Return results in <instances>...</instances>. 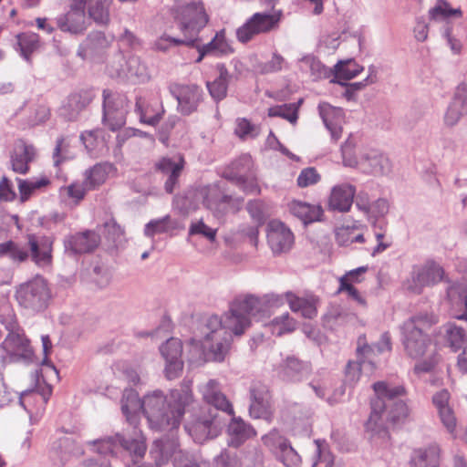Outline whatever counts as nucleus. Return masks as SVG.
I'll list each match as a JSON object with an SVG mask.
<instances>
[{
    "label": "nucleus",
    "mask_w": 467,
    "mask_h": 467,
    "mask_svg": "<svg viewBox=\"0 0 467 467\" xmlns=\"http://www.w3.org/2000/svg\"><path fill=\"white\" fill-rule=\"evenodd\" d=\"M285 300L293 312H300L306 318L317 316L314 300L298 297L291 292L237 297L222 318L211 316L206 319L200 358L203 361H223L230 350L233 334L241 336L251 326L252 320L264 321L270 317L274 309L282 306Z\"/></svg>",
    "instance_id": "1"
},
{
    "label": "nucleus",
    "mask_w": 467,
    "mask_h": 467,
    "mask_svg": "<svg viewBox=\"0 0 467 467\" xmlns=\"http://www.w3.org/2000/svg\"><path fill=\"white\" fill-rule=\"evenodd\" d=\"M192 382H183L180 389H172L169 396L161 390H154L140 400L139 394L132 389H125L121 399V410L129 424L133 428V434L129 439L120 434L101 441H93L96 451L104 453L107 448L112 453L117 449H123L136 456H144L146 451L145 438L138 430L140 412L148 420L151 429L157 431H173L180 426L185 410L193 403L191 389Z\"/></svg>",
    "instance_id": "2"
},
{
    "label": "nucleus",
    "mask_w": 467,
    "mask_h": 467,
    "mask_svg": "<svg viewBox=\"0 0 467 467\" xmlns=\"http://www.w3.org/2000/svg\"><path fill=\"white\" fill-rule=\"evenodd\" d=\"M375 398L371 400V412L366 422V430L372 435L388 437L385 420L398 422L409 415V408L402 398L405 389L402 386H389L385 381L373 384Z\"/></svg>",
    "instance_id": "3"
},
{
    "label": "nucleus",
    "mask_w": 467,
    "mask_h": 467,
    "mask_svg": "<svg viewBox=\"0 0 467 467\" xmlns=\"http://www.w3.org/2000/svg\"><path fill=\"white\" fill-rule=\"evenodd\" d=\"M199 391L207 406L202 408L201 412L194 420L185 425V430L195 442L202 443L208 439L216 437L220 430L217 420V410L229 415L234 414V409L226 396L222 392L220 383L215 379H209L199 386Z\"/></svg>",
    "instance_id": "4"
},
{
    "label": "nucleus",
    "mask_w": 467,
    "mask_h": 467,
    "mask_svg": "<svg viewBox=\"0 0 467 467\" xmlns=\"http://www.w3.org/2000/svg\"><path fill=\"white\" fill-rule=\"evenodd\" d=\"M170 14L185 39L162 36L155 43V48L158 50L166 51L182 44L192 46L199 33L209 21V16L201 1L176 0L170 8Z\"/></svg>",
    "instance_id": "5"
},
{
    "label": "nucleus",
    "mask_w": 467,
    "mask_h": 467,
    "mask_svg": "<svg viewBox=\"0 0 467 467\" xmlns=\"http://www.w3.org/2000/svg\"><path fill=\"white\" fill-rule=\"evenodd\" d=\"M150 454L157 465L167 462L172 457L174 467H209V463L199 456L181 450L173 435L171 438L156 440Z\"/></svg>",
    "instance_id": "6"
},
{
    "label": "nucleus",
    "mask_w": 467,
    "mask_h": 467,
    "mask_svg": "<svg viewBox=\"0 0 467 467\" xmlns=\"http://www.w3.org/2000/svg\"><path fill=\"white\" fill-rule=\"evenodd\" d=\"M430 327L425 317H413L402 326L403 345L412 358L423 357L430 347L431 339L424 332Z\"/></svg>",
    "instance_id": "7"
},
{
    "label": "nucleus",
    "mask_w": 467,
    "mask_h": 467,
    "mask_svg": "<svg viewBox=\"0 0 467 467\" xmlns=\"http://www.w3.org/2000/svg\"><path fill=\"white\" fill-rule=\"evenodd\" d=\"M199 194L203 205L216 217H221L227 213L238 212L244 202L241 197L226 194L224 184L221 182L201 188Z\"/></svg>",
    "instance_id": "8"
},
{
    "label": "nucleus",
    "mask_w": 467,
    "mask_h": 467,
    "mask_svg": "<svg viewBox=\"0 0 467 467\" xmlns=\"http://www.w3.org/2000/svg\"><path fill=\"white\" fill-rule=\"evenodd\" d=\"M51 294L47 282L41 276H36L21 284L16 290L18 304L32 312L44 310L50 300Z\"/></svg>",
    "instance_id": "9"
},
{
    "label": "nucleus",
    "mask_w": 467,
    "mask_h": 467,
    "mask_svg": "<svg viewBox=\"0 0 467 467\" xmlns=\"http://www.w3.org/2000/svg\"><path fill=\"white\" fill-rule=\"evenodd\" d=\"M442 266L433 260L415 265L409 277L404 281L403 287L410 293L420 295L425 287L433 286L444 279Z\"/></svg>",
    "instance_id": "10"
},
{
    "label": "nucleus",
    "mask_w": 467,
    "mask_h": 467,
    "mask_svg": "<svg viewBox=\"0 0 467 467\" xmlns=\"http://www.w3.org/2000/svg\"><path fill=\"white\" fill-rule=\"evenodd\" d=\"M282 16L283 14L280 10L272 13H254L237 29V39L242 43H246L258 35L266 34L277 29Z\"/></svg>",
    "instance_id": "11"
},
{
    "label": "nucleus",
    "mask_w": 467,
    "mask_h": 467,
    "mask_svg": "<svg viewBox=\"0 0 467 467\" xmlns=\"http://www.w3.org/2000/svg\"><path fill=\"white\" fill-rule=\"evenodd\" d=\"M7 331L8 334L1 344L2 361L4 363L31 361L33 350L23 330L18 327Z\"/></svg>",
    "instance_id": "12"
},
{
    "label": "nucleus",
    "mask_w": 467,
    "mask_h": 467,
    "mask_svg": "<svg viewBox=\"0 0 467 467\" xmlns=\"http://www.w3.org/2000/svg\"><path fill=\"white\" fill-rule=\"evenodd\" d=\"M103 123L112 131L119 130L126 123L128 99L122 93L103 90Z\"/></svg>",
    "instance_id": "13"
},
{
    "label": "nucleus",
    "mask_w": 467,
    "mask_h": 467,
    "mask_svg": "<svg viewBox=\"0 0 467 467\" xmlns=\"http://www.w3.org/2000/svg\"><path fill=\"white\" fill-rule=\"evenodd\" d=\"M28 258L38 267H49L53 262L54 239L44 234H31L26 236Z\"/></svg>",
    "instance_id": "14"
},
{
    "label": "nucleus",
    "mask_w": 467,
    "mask_h": 467,
    "mask_svg": "<svg viewBox=\"0 0 467 467\" xmlns=\"http://www.w3.org/2000/svg\"><path fill=\"white\" fill-rule=\"evenodd\" d=\"M169 90L178 101V109L183 115H190L196 111L202 100V90L194 84H171Z\"/></svg>",
    "instance_id": "15"
},
{
    "label": "nucleus",
    "mask_w": 467,
    "mask_h": 467,
    "mask_svg": "<svg viewBox=\"0 0 467 467\" xmlns=\"http://www.w3.org/2000/svg\"><path fill=\"white\" fill-rule=\"evenodd\" d=\"M109 74L111 78H127L134 83H144L150 79V72L143 60H112Z\"/></svg>",
    "instance_id": "16"
},
{
    "label": "nucleus",
    "mask_w": 467,
    "mask_h": 467,
    "mask_svg": "<svg viewBox=\"0 0 467 467\" xmlns=\"http://www.w3.org/2000/svg\"><path fill=\"white\" fill-rule=\"evenodd\" d=\"M232 170L224 172V177L235 183L246 193H259L260 188L255 179L244 176V171L252 167L250 155H243L233 162Z\"/></svg>",
    "instance_id": "17"
},
{
    "label": "nucleus",
    "mask_w": 467,
    "mask_h": 467,
    "mask_svg": "<svg viewBox=\"0 0 467 467\" xmlns=\"http://www.w3.org/2000/svg\"><path fill=\"white\" fill-rule=\"evenodd\" d=\"M86 0H71L67 13L57 18V24L60 30L71 34L82 33L85 26Z\"/></svg>",
    "instance_id": "18"
},
{
    "label": "nucleus",
    "mask_w": 467,
    "mask_h": 467,
    "mask_svg": "<svg viewBox=\"0 0 467 467\" xmlns=\"http://www.w3.org/2000/svg\"><path fill=\"white\" fill-rule=\"evenodd\" d=\"M161 356L166 361L165 374L169 379L178 378L182 371V345L180 339L171 337L160 348Z\"/></svg>",
    "instance_id": "19"
},
{
    "label": "nucleus",
    "mask_w": 467,
    "mask_h": 467,
    "mask_svg": "<svg viewBox=\"0 0 467 467\" xmlns=\"http://www.w3.org/2000/svg\"><path fill=\"white\" fill-rule=\"evenodd\" d=\"M267 241L274 254L285 253L294 243V235L280 221H271L267 225Z\"/></svg>",
    "instance_id": "20"
},
{
    "label": "nucleus",
    "mask_w": 467,
    "mask_h": 467,
    "mask_svg": "<svg viewBox=\"0 0 467 467\" xmlns=\"http://www.w3.org/2000/svg\"><path fill=\"white\" fill-rule=\"evenodd\" d=\"M356 194V186L343 182L331 188L328 197V208L330 211L338 213H348L350 211Z\"/></svg>",
    "instance_id": "21"
},
{
    "label": "nucleus",
    "mask_w": 467,
    "mask_h": 467,
    "mask_svg": "<svg viewBox=\"0 0 467 467\" xmlns=\"http://www.w3.org/2000/svg\"><path fill=\"white\" fill-rule=\"evenodd\" d=\"M36 157V150L33 144L24 140H17L14 144L10 155L12 170L20 174H26L29 171V163Z\"/></svg>",
    "instance_id": "22"
},
{
    "label": "nucleus",
    "mask_w": 467,
    "mask_h": 467,
    "mask_svg": "<svg viewBox=\"0 0 467 467\" xmlns=\"http://www.w3.org/2000/svg\"><path fill=\"white\" fill-rule=\"evenodd\" d=\"M389 158L377 150H366L361 153L359 171L373 175H385L390 171Z\"/></svg>",
    "instance_id": "23"
},
{
    "label": "nucleus",
    "mask_w": 467,
    "mask_h": 467,
    "mask_svg": "<svg viewBox=\"0 0 467 467\" xmlns=\"http://www.w3.org/2000/svg\"><path fill=\"white\" fill-rule=\"evenodd\" d=\"M92 90L86 89L68 96L59 109V114L67 120L77 119L79 113L92 101Z\"/></svg>",
    "instance_id": "24"
},
{
    "label": "nucleus",
    "mask_w": 467,
    "mask_h": 467,
    "mask_svg": "<svg viewBox=\"0 0 467 467\" xmlns=\"http://www.w3.org/2000/svg\"><path fill=\"white\" fill-rule=\"evenodd\" d=\"M312 367L309 362L295 357H287L280 365L279 376L288 381L299 382L309 377Z\"/></svg>",
    "instance_id": "25"
},
{
    "label": "nucleus",
    "mask_w": 467,
    "mask_h": 467,
    "mask_svg": "<svg viewBox=\"0 0 467 467\" xmlns=\"http://www.w3.org/2000/svg\"><path fill=\"white\" fill-rule=\"evenodd\" d=\"M184 166V160L181 155L163 157L156 164L157 170L168 176L164 187L168 193H171L178 183L179 177Z\"/></svg>",
    "instance_id": "26"
},
{
    "label": "nucleus",
    "mask_w": 467,
    "mask_h": 467,
    "mask_svg": "<svg viewBox=\"0 0 467 467\" xmlns=\"http://www.w3.org/2000/svg\"><path fill=\"white\" fill-rule=\"evenodd\" d=\"M99 242V234L92 231H87L65 239L64 246L67 253L77 254L93 251Z\"/></svg>",
    "instance_id": "27"
},
{
    "label": "nucleus",
    "mask_w": 467,
    "mask_h": 467,
    "mask_svg": "<svg viewBox=\"0 0 467 467\" xmlns=\"http://www.w3.org/2000/svg\"><path fill=\"white\" fill-rule=\"evenodd\" d=\"M317 109L324 125L330 132L331 138L335 140H338L341 136V123L344 117L342 109L327 102L319 103Z\"/></svg>",
    "instance_id": "28"
},
{
    "label": "nucleus",
    "mask_w": 467,
    "mask_h": 467,
    "mask_svg": "<svg viewBox=\"0 0 467 467\" xmlns=\"http://www.w3.org/2000/svg\"><path fill=\"white\" fill-rule=\"evenodd\" d=\"M449 400L450 393L446 389L438 391L432 397V402L437 409L442 425L446 428L449 433L454 434L457 426V420L453 410L449 405Z\"/></svg>",
    "instance_id": "29"
},
{
    "label": "nucleus",
    "mask_w": 467,
    "mask_h": 467,
    "mask_svg": "<svg viewBox=\"0 0 467 467\" xmlns=\"http://www.w3.org/2000/svg\"><path fill=\"white\" fill-rule=\"evenodd\" d=\"M467 105V85L458 86L452 101L447 108L443 117L444 125L447 127L455 126L463 115Z\"/></svg>",
    "instance_id": "30"
},
{
    "label": "nucleus",
    "mask_w": 467,
    "mask_h": 467,
    "mask_svg": "<svg viewBox=\"0 0 467 467\" xmlns=\"http://www.w3.org/2000/svg\"><path fill=\"white\" fill-rule=\"evenodd\" d=\"M228 443L239 447L255 435L254 429L240 418H233L227 428Z\"/></svg>",
    "instance_id": "31"
},
{
    "label": "nucleus",
    "mask_w": 467,
    "mask_h": 467,
    "mask_svg": "<svg viewBox=\"0 0 467 467\" xmlns=\"http://www.w3.org/2000/svg\"><path fill=\"white\" fill-rule=\"evenodd\" d=\"M199 57L203 58L205 56H229L234 52L232 44L226 39L224 30H221L206 45L198 48Z\"/></svg>",
    "instance_id": "32"
},
{
    "label": "nucleus",
    "mask_w": 467,
    "mask_h": 467,
    "mask_svg": "<svg viewBox=\"0 0 467 467\" xmlns=\"http://www.w3.org/2000/svg\"><path fill=\"white\" fill-rule=\"evenodd\" d=\"M447 296L453 309L463 310L456 315L459 320L467 321V284L465 282L451 285L447 289Z\"/></svg>",
    "instance_id": "33"
},
{
    "label": "nucleus",
    "mask_w": 467,
    "mask_h": 467,
    "mask_svg": "<svg viewBox=\"0 0 467 467\" xmlns=\"http://www.w3.org/2000/svg\"><path fill=\"white\" fill-rule=\"evenodd\" d=\"M439 462L440 448L436 444L413 451L410 461V467H438Z\"/></svg>",
    "instance_id": "34"
},
{
    "label": "nucleus",
    "mask_w": 467,
    "mask_h": 467,
    "mask_svg": "<svg viewBox=\"0 0 467 467\" xmlns=\"http://www.w3.org/2000/svg\"><path fill=\"white\" fill-rule=\"evenodd\" d=\"M374 362L363 356L358 354L357 361H348L345 370V382L349 385H354L359 379L362 371L372 372L374 369Z\"/></svg>",
    "instance_id": "35"
},
{
    "label": "nucleus",
    "mask_w": 467,
    "mask_h": 467,
    "mask_svg": "<svg viewBox=\"0 0 467 467\" xmlns=\"http://www.w3.org/2000/svg\"><path fill=\"white\" fill-rule=\"evenodd\" d=\"M289 210L292 214L299 218L305 224L319 221L323 210L320 206L310 205L306 202L294 201L289 205Z\"/></svg>",
    "instance_id": "36"
},
{
    "label": "nucleus",
    "mask_w": 467,
    "mask_h": 467,
    "mask_svg": "<svg viewBox=\"0 0 467 467\" xmlns=\"http://www.w3.org/2000/svg\"><path fill=\"white\" fill-rule=\"evenodd\" d=\"M115 170L113 164L109 162H101L94 165L85 172V182L89 190H95L103 184L109 174Z\"/></svg>",
    "instance_id": "37"
},
{
    "label": "nucleus",
    "mask_w": 467,
    "mask_h": 467,
    "mask_svg": "<svg viewBox=\"0 0 467 467\" xmlns=\"http://www.w3.org/2000/svg\"><path fill=\"white\" fill-rule=\"evenodd\" d=\"M163 111V109L161 110L154 109L152 106L146 103L142 97H136L135 112L138 114L141 123L150 126L157 125L161 119Z\"/></svg>",
    "instance_id": "38"
},
{
    "label": "nucleus",
    "mask_w": 467,
    "mask_h": 467,
    "mask_svg": "<svg viewBox=\"0 0 467 467\" xmlns=\"http://www.w3.org/2000/svg\"><path fill=\"white\" fill-rule=\"evenodd\" d=\"M219 77L212 82H207V88L211 97L215 101H220L226 97L230 75L224 65H218Z\"/></svg>",
    "instance_id": "39"
},
{
    "label": "nucleus",
    "mask_w": 467,
    "mask_h": 467,
    "mask_svg": "<svg viewBox=\"0 0 467 467\" xmlns=\"http://www.w3.org/2000/svg\"><path fill=\"white\" fill-rule=\"evenodd\" d=\"M107 438L108 437L103 438V439H99L98 441H101V440H104V439H107ZM96 441L97 440H94V441ZM92 442H93V441H90L87 442V444L91 447V451H92L97 452L98 454H99L101 456H104V457H107V456L110 455L112 461L109 462H103L99 463L96 460L89 459V460H87V461L84 462V466L85 467H117L116 464H117V462H118V458H119V456L122 457L123 454L129 455L130 457H131L132 460L134 461V462H136L135 459H140V458L142 457V456H136L133 452L130 453L129 451H124L123 449H117L116 452L112 453L107 448H104V451H106V452L99 453V451H96V446H94L92 444Z\"/></svg>",
    "instance_id": "40"
},
{
    "label": "nucleus",
    "mask_w": 467,
    "mask_h": 467,
    "mask_svg": "<svg viewBox=\"0 0 467 467\" xmlns=\"http://www.w3.org/2000/svg\"><path fill=\"white\" fill-rule=\"evenodd\" d=\"M111 0H86L89 17L98 25L109 22V5Z\"/></svg>",
    "instance_id": "41"
},
{
    "label": "nucleus",
    "mask_w": 467,
    "mask_h": 467,
    "mask_svg": "<svg viewBox=\"0 0 467 467\" xmlns=\"http://www.w3.org/2000/svg\"><path fill=\"white\" fill-rule=\"evenodd\" d=\"M361 153L358 151L357 140L350 136L341 146L342 163L345 167L360 169Z\"/></svg>",
    "instance_id": "42"
},
{
    "label": "nucleus",
    "mask_w": 467,
    "mask_h": 467,
    "mask_svg": "<svg viewBox=\"0 0 467 467\" xmlns=\"http://www.w3.org/2000/svg\"><path fill=\"white\" fill-rule=\"evenodd\" d=\"M441 334L446 338L453 351L459 350L467 342L464 330L453 323H447L441 327Z\"/></svg>",
    "instance_id": "43"
},
{
    "label": "nucleus",
    "mask_w": 467,
    "mask_h": 467,
    "mask_svg": "<svg viewBox=\"0 0 467 467\" xmlns=\"http://www.w3.org/2000/svg\"><path fill=\"white\" fill-rule=\"evenodd\" d=\"M179 228V223L170 215L159 219L150 220L144 228V234L152 237L155 234H167Z\"/></svg>",
    "instance_id": "44"
},
{
    "label": "nucleus",
    "mask_w": 467,
    "mask_h": 467,
    "mask_svg": "<svg viewBox=\"0 0 467 467\" xmlns=\"http://www.w3.org/2000/svg\"><path fill=\"white\" fill-rule=\"evenodd\" d=\"M364 338L359 337L358 338V346L357 348V353L362 354L363 356H366V358L371 359V356L375 354H381L386 351H390L391 349V343H390V337L388 333H384L381 335L379 340L378 343L374 344L373 346H368L363 343Z\"/></svg>",
    "instance_id": "45"
},
{
    "label": "nucleus",
    "mask_w": 467,
    "mask_h": 467,
    "mask_svg": "<svg viewBox=\"0 0 467 467\" xmlns=\"http://www.w3.org/2000/svg\"><path fill=\"white\" fill-rule=\"evenodd\" d=\"M363 69V66L356 60H338L334 67V76L340 82L341 79L348 80L357 77Z\"/></svg>",
    "instance_id": "46"
},
{
    "label": "nucleus",
    "mask_w": 467,
    "mask_h": 467,
    "mask_svg": "<svg viewBox=\"0 0 467 467\" xmlns=\"http://www.w3.org/2000/svg\"><path fill=\"white\" fill-rule=\"evenodd\" d=\"M0 257H8L14 263H23L28 259V251L16 242L7 241L0 244Z\"/></svg>",
    "instance_id": "47"
},
{
    "label": "nucleus",
    "mask_w": 467,
    "mask_h": 467,
    "mask_svg": "<svg viewBox=\"0 0 467 467\" xmlns=\"http://www.w3.org/2000/svg\"><path fill=\"white\" fill-rule=\"evenodd\" d=\"M302 101V99H299L297 103H289L271 107L268 109V116L280 117L288 120L290 123L295 124L298 118V108Z\"/></svg>",
    "instance_id": "48"
},
{
    "label": "nucleus",
    "mask_w": 467,
    "mask_h": 467,
    "mask_svg": "<svg viewBox=\"0 0 467 467\" xmlns=\"http://www.w3.org/2000/svg\"><path fill=\"white\" fill-rule=\"evenodd\" d=\"M429 16L433 20H445L451 16L462 17L461 8H452L446 0H437L435 5L430 9Z\"/></svg>",
    "instance_id": "49"
},
{
    "label": "nucleus",
    "mask_w": 467,
    "mask_h": 467,
    "mask_svg": "<svg viewBox=\"0 0 467 467\" xmlns=\"http://www.w3.org/2000/svg\"><path fill=\"white\" fill-rule=\"evenodd\" d=\"M273 335L282 336L285 333H290L296 329V322L290 317L289 314L284 313L279 317H275L269 324L266 325Z\"/></svg>",
    "instance_id": "50"
},
{
    "label": "nucleus",
    "mask_w": 467,
    "mask_h": 467,
    "mask_svg": "<svg viewBox=\"0 0 467 467\" xmlns=\"http://www.w3.org/2000/svg\"><path fill=\"white\" fill-rule=\"evenodd\" d=\"M247 212L257 225H263L271 215L270 207L261 200L250 201L246 206Z\"/></svg>",
    "instance_id": "51"
},
{
    "label": "nucleus",
    "mask_w": 467,
    "mask_h": 467,
    "mask_svg": "<svg viewBox=\"0 0 467 467\" xmlns=\"http://www.w3.org/2000/svg\"><path fill=\"white\" fill-rule=\"evenodd\" d=\"M17 46L20 49V55L28 58L39 47V36L36 33H22L17 36Z\"/></svg>",
    "instance_id": "52"
},
{
    "label": "nucleus",
    "mask_w": 467,
    "mask_h": 467,
    "mask_svg": "<svg viewBox=\"0 0 467 467\" xmlns=\"http://www.w3.org/2000/svg\"><path fill=\"white\" fill-rule=\"evenodd\" d=\"M262 441L274 454H276L290 441L277 429L271 430L262 437Z\"/></svg>",
    "instance_id": "53"
},
{
    "label": "nucleus",
    "mask_w": 467,
    "mask_h": 467,
    "mask_svg": "<svg viewBox=\"0 0 467 467\" xmlns=\"http://www.w3.org/2000/svg\"><path fill=\"white\" fill-rule=\"evenodd\" d=\"M315 443L317 450L312 467H317L318 464H324V467H332L334 464V457L327 442L325 441L316 440Z\"/></svg>",
    "instance_id": "54"
},
{
    "label": "nucleus",
    "mask_w": 467,
    "mask_h": 467,
    "mask_svg": "<svg viewBox=\"0 0 467 467\" xmlns=\"http://www.w3.org/2000/svg\"><path fill=\"white\" fill-rule=\"evenodd\" d=\"M0 323L5 326L6 330L17 328L13 308L6 297L0 298Z\"/></svg>",
    "instance_id": "55"
},
{
    "label": "nucleus",
    "mask_w": 467,
    "mask_h": 467,
    "mask_svg": "<svg viewBox=\"0 0 467 467\" xmlns=\"http://www.w3.org/2000/svg\"><path fill=\"white\" fill-rule=\"evenodd\" d=\"M234 132L241 140H244L256 138L260 133V128L246 119H238Z\"/></svg>",
    "instance_id": "56"
},
{
    "label": "nucleus",
    "mask_w": 467,
    "mask_h": 467,
    "mask_svg": "<svg viewBox=\"0 0 467 467\" xmlns=\"http://www.w3.org/2000/svg\"><path fill=\"white\" fill-rule=\"evenodd\" d=\"M276 459L285 467H300L301 457L297 451L292 447L291 443L284 447L280 451L275 454Z\"/></svg>",
    "instance_id": "57"
},
{
    "label": "nucleus",
    "mask_w": 467,
    "mask_h": 467,
    "mask_svg": "<svg viewBox=\"0 0 467 467\" xmlns=\"http://www.w3.org/2000/svg\"><path fill=\"white\" fill-rule=\"evenodd\" d=\"M338 46L339 35L337 33H332L321 36L317 46V50L320 55L331 56L334 54Z\"/></svg>",
    "instance_id": "58"
},
{
    "label": "nucleus",
    "mask_w": 467,
    "mask_h": 467,
    "mask_svg": "<svg viewBox=\"0 0 467 467\" xmlns=\"http://www.w3.org/2000/svg\"><path fill=\"white\" fill-rule=\"evenodd\" d=\"M16 181L18 183V190L20 192L21 200L23 202L27 200L35 190L40 189L48 183L47 179H40L36 181L16 179Z\"/></svg>",
    "instance_id": "59"
},
{
    "label": "nucleus",
    "mask_w": 467,
    "mask_h": 467,
    "mask_svg": "<svg viewBox=\"0 0 467 467\" xmlns=\"http://www.w3.org/2000/svg\"><path fill=\"white\" fill-rule=\"evenodd\" d=\"M216 229H213L204 223L202 220L192 222L189 228L190 235H202L210 242H213L216 238Z\"/></svg>",
    "instance_id": "60"
},
{
    "label": "nucleus",
    "mask_w": 467,
    "mask_h": 467,
    "mask_svg": "<svg viewBox=\"0 0 467 467\" xmlns=\"http://www.w3.org/2000/svg\"><path fill=\"white\" fill-rule=\"evenodd\" d=\"M250 416L254 419H263L267 422H271L273 419V411L271 404L252 402L249 407Z\"/></svg>",
    "instance_id": "61"
},
{
    "label": "nucleus",
    "mask_w": 467,
    "mask_h": 467,
    "mask_svg": "<svg viewBox=\"0 0 467 467\" xmlns=\"http://www.w3.org/2000/svg\"><path fill=\"white\" fill-rule=\"evenodd\" d=\"M351 316L343 311L340 307L336 306L332 307L326 315H325V322L327 326L333 327L337 325H343L346 323Z\"/></svg>",
    "instance_id": "62"
},
{
    "label": "nucleus",
    "mask_w": 467,
    "mask_h": 467,
    "mask_svg": "<svg viewBox=\"0 0 467 467\" xmlns=\"http://www.w3.org/2000/svg\"><path fill=\"white\" fill-rule=\"evenodd\" d=\"M319 181L320 175L315 168H306L302 170L297 177V184L302 188L314 185Z\"/></svg>",
    "instance_id": "63"
},
{
    "label": "nucleus",
    "mask_w": 467,
    "mask_h": 467,
    "mask_svg": "<svg viewBox=\"0 0 467 467\" xmlns=\"http://www.w3.org/2000/svg\"><path fill=\"white\" fill-rule=\"evenodd\" d=\"M112 38H108L102 32H94L88 35L86 46L90 49H102L107 47L111 42Z\"/></svg>",
    "instance_id": "64"
}]
</instances>
